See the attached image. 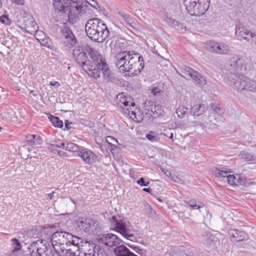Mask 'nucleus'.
I'll return each instance as SVG.
<instances>
[{
	"instance_id": "obj_38",
	"label": "nucleus",
	"mask_w": 256,
	"mask_h": 256,
	"mask_svg": "<svg viewBox=\"0 0 256 256\" xmlns=\"http://www.w3.org/2000/svg\"><path fill=\"white\" fill-rule=\"evenodd\" d=\"M231 172L227 170L226 168H222L221 170L218 168H216L214 171V174L218 178H227V176H228V173Z\"/></svg>"
},
{
	"instance_id": "obj_12",
	"label": "nucleus",
	"mask_w": 256,
	"mask_h": 256,
	"mask_svg": "<svg viewBox=\"0 0 256 256\" xmlns=\"http://www.w3.org/2000/svg\"><path fill=\"white\" fill-rule=\"evenodd\" d=\"M63 44L68 48H72L76 46L78 40L72 29L66 24L60 28Z\"/></svg>"
},
{
	"instance_id": "obj_25",
	"label": "nucleus",
	"mask_w": 256,
	"mask_h": 256,
	"mask_svg": "<svg viewBox=\"0 0 256 256\" xmlns=\"http://www.w3.org/2000/svg\"><path fill=\"white\" fill-rule=\"evenodd\" d=\"M201 242L206 246L212 247L216 244V238L211 234L205 232L202 236Z\"/></svg>"
},
{
	"instance_id": "obj_49",
	"label": "nucleus",
	"mask_w": 256,
	"mask_h": 256,
	"mask_svg": "<svg viewBox=\"0 0 256 256\" xmlns=\"http://www.w3.org/2000/svg\"><path fill=\"white\" fill-rule=\"evenodd\" d=\"M136 182L142 186H147L150 184V182H146L144 178H140Z\"/></svg>"
},
{
	"instance_id": "obj_60",
	"label": "nucleus",
	"mask_w": 256,
	"mask_h": 256,
	"mask_svg": "<svg viewBox=\"0 0 256 256\" xmlns=\"http://www.w3.org/2000/svg\"><path fill=\"white\" fill-rule=\"evenodd\" d=\"M54 192H50V193L48 194V198L47 199H50V200L52 199L53 196H54Z\"/></svg>"
},
{
	"instance_id": "obj_51",
	"label": "nucleus",
	"mask_w": 256,
	"mask_h": 256,
	"mask_svg": "<svg viewBox=\"0 0 256 256\" xmlns=\"http://www.w3.org/2000/svg\"><path fill=\"white\" fill-rule=\"evenodd\" d=\"M160 92V89L158 87H154L151 90V93L155 96H158Z\"/></svg>"
},
{
	"instance_id": "obj_52",
	"label": "nucleus",
	"mask_w": 256,
	"mask_h": 256,
	"mask_svg": "<svg viewBox=\"0 0 256 256\" xmlns=\"http://www.w3.org/2000/svg\"><path fill=\"white\" fill-rule=\"evenodd\" d=\"M86 1L92 6L96 8V6H98V4L96 0H86Z\"/></svg>"
},
{
	"instance_id": "obj_47",
	"label": "nucleus",
	"mask_w": 256,
	"mask_h": 256,
	"mask_svg": "<svg viewBox=\"0 0 256 256\" xmlns=\"http://www.w3.org/2000/svg\"><path fill=\"white\" fill-rule=\"evenodd\" d=\"M246 41L250 42L252 45L256 46V34L252 32Z\"/></svg>"
},
{
	"instance_id": "obj_15",
	"label": "nucleus",
	"mask_w": 256,
	"mask_h": 256,
	"mask_svg": "<svg viewBox=\"0 0 256 256\" xmlns=\"http://www.w3.org/2000/svg\"><path fill=\"white\" fill-rule=\"evenodd\" d=\"M184 4L188 12L192 16H199L206 12V10H200L202 6L198 4L196 0H184Z\"/></svg>"
},
{
	"instance_id": "obj_45",
	"label": "nucleus",
	"mask_w": 256,
	"mask_h": 256,
	"mask_svg": "<svg viewBox=\"0 0 256 256\" xmlns=\"http://www.w3.org/2000/svg\"><path fill=\"white\" fill-rule=\"evenodd\" d=\"M146 137L151 142H156L159 140V138L157 134L154 132H150L148 134H146Z\"/></svg>"
},
{
	"instance_id": "obj_46",
	"label": "nucleus",
	"mask_w": 256,
	"mask_h": 256,
	"mask_svg": "<svg viewBox=\"0 0 256 256\" xmlns=\"http://www.w3.org/2000/svg\"><path fill=\"white\" fill-rule=\"evenodd\" d=\"M15 112L12 108H8L6 111L4 112L6 117L8 120H12V118L14 117Z\"/></svg>"
},
{
	"instance_id": "obj_14",
	"label": "nucleus",
	"mask_w": 256,
	"mask_h": 256,
	"mask_svg": "<svg viewBox=\"0 0 256 256\" xmlns=\"http://www.w3.org/2000/svg\"><path fill=\"white\" fill-rule=\"evenodd\" d=\"M78 156L82 158L86 164L91 166L98 162V156L92 150L80 147Z\"/></svg>"
},
{
	"instance_id": "obj_32",
	"label": "nucleus",
	"mask_w": 256,
	"mask_h": 256,
	"mask_svg": "<svg viewBox=\"0 0 256 256\" xmlns=\"http://www.w3.org/2000/svg\"><path fill=\"white\" fill-rule=\"evenodd\" d=\"M118 14L121 16L122 20L126 22V24L130 26L131 28H134L136 25L135 22L133 21L132 18L130 17V16L128 14H126L124 12H119Z\"/></svg>"
},
{
	"instance_id": "obj_23",
	"label": "nucleus",
	"mask_w": 256,
	"mask_h": 256,
	"mask_svg": "<svg viewBox=\"0 0 256 256\" xmlns=\"http://www.w3.org/2000/svg\"><path fill=\"white\" fill-rule=\"evenodd\" d=\"M25 31L31 34H37L38 32H42L37 30L38 26L36 22L32 18H28L24 20Z\"/></svg>"
},
{
	"instance_id": "obj_61",
	"label": "nucleus",
	"mask_w": 256,
	"mask_h": 256,
	"mask_svg": "<svg viewBox=\"0 0 256 256\" xmlns=\"http://www.w3.org/2000/svg\"><path fill=\"white\" fill-rule=\"evenodd\" d=\"M50 85L53 86H59L60 84L58 82H50Z\"/></svg>"
},
{
	"instance_id": "obj_31",
	"label": "nucleus",
	"mask_w": 256,
	"mask_h": 256,
	"mask_svg": "<svg viewBox=\"0 0 256 256\" xmlns=\"http://www.w3.org/2000/svg\"><path fill=\"white\" fill-rule=\"evenodd\" d=\"M240 159L244 162L256 163V157L246 152L242 151L238 155Z\"/></svg>"
},
{
	"instance_id": "obj_39",
	"label": "nucleus",
	"mask_w": 256,
	"mask_h": 256,
	"mask_svg": "<svg viewBox=\"0 0 256 256\" xmlns=\"http://www.w3.org/2000/svg\"><path fill=\"white\" fill-rule=\"evenodd\" d=\"M218 44V42L214 41H208L206 42V48L208 50L216 54Z\"/></svg>"
},
{
	"instance_id": "obj_30",
	"label": "nucleus",
	"mask_w": 256,
	"mask_h": 256,
	"mask_svg": "<svg viewBox=\"0 0 256 256\" xmlns=\"http://www.w3.org/2000/svg\"><path fill=\"white\" fill-rule=\"evenodd\" d=\"M26 140L27 142V144L32 146L33 145L40 144V137L36 134H28L26 136Z\"/></svg>"
},
{
	"instance_id": "obj_8",
	"label": "nucleus",
	"mask_w": 256,
	"mask_h": 256,
	"mask_svg": "<svg viewBox=\"0 0 256 256\" xmlns=\"http://www.w3.org/2000/svg\"><path fill=\"white\" fill-rule=\"evenodd\" d=\"M127 64L126 72L130 76H135L140 73L144 66L142 56L138 53L131 52Z\"/></svg>"
},
{
	"instance_id": "obj_18",
	"label": "nucleus",
	"mask_w": 256,
	"mask_h": 256,
	"mask_svg": "<svg viewBox=\"0 0 256 256\" xmlns=\"http://www.w3.org/2000/svg\"><path fill=\"white\" fill-rule=\"evenodd\" d=\"M130 56H132L131 52L125 51L117 54L116 66L120 72H126L128 60Z\"/></svg>"
},
{
	"instance_id": "obj_20",
	"label": "nucleus",
	"mask_w": 256,
	"mask_h": 256,
	"mask_svg": "<svg viewBox=\"0 0 256 256\" xmlns=\"http://www.w3.org/2000/svg\"><path fill=\"white\" fill-rule=\"evenodd\" d=\"M227 181L230 184L234 186L241 185L248 186L250 184L248 182L246 178L240 176L238 174L233 175L228 174V176H227Z\"/></svg>"
},
{
	"instance_id": "obj_11",
	"label": "nucleus",
	"mask_w": 256,
	"mask_h": 256,
	"mask_svg": "<svg viewBox=\"0 0 256 256\" xmlns=\"http://www.w3.org/2000/svg\"><path fill=\"white\" fill-rule=\"evenodd\" d=\"M76 226L81 232H84L86 234L98 232L97 222L91 218L85 220L79 218L76 222Z\"/></svg>"
},
{
	"instance_id": "obj_43",
	"label": "nucleus",
	"mask_w": 256,
	"mask_h": 256,
	"mask_svg": "<svg viewBox=\"0 0 256 256\" xmlns=\"http://www.w3.org/2000/svg\"><path fill=\"white\" fill-rule=\"evenodd\" d=\"M199 4L202 6L200 10H207L210 6V0H196Z\"/></svg>"
},
{
	"instance_id": "obj_42",
	"label": "nucleus",
	"mask_w": 256,
	"mask_h": 256,
	"mask_svg": "<svg viewBox=\"0 0 256 256\" xmlns=\"http://www.w3.org/2000/svg\"><path fill=\"white\" fill-rule=\"evenodd\" d=\"M188 108L184 106H179L176 110V113L179 118H183L187 112Z\"/></svg>"
},
{
	"instance_id": "obj_19",
	"label": "nucleus",
	"mask_w": 256,
	"mask_h": 256,
	"mask_svg": "<svg viewBox=\"0 0 256 256\" xmlns=\"http://www.w3.org/2000/svg\"><path fill=\"white\" fill-rule=\"evenodd\" d=\"M144 108L154 118L158 117L162 114L163 110L159 104H156L154 102L147 100L144 102Z\"/></svg>"
},
{
	"instance_id": "obj_6",
	"label": "nucleus",
	"mask_w": 256,
	"mask_h": 256,
	"mask_svg": "<svg viewBox=\"0 0 256 256\" xmlns=\"http://www.w3.org/2000/svg\"><path fill=\"white\" fill-rule=\"evenodd\" d=\"M85 51L90 56L88 60L92 63L88 74L96 79L98 78L99 75V70H98V68H100L101 64H103L104 62H106V60L99 51L88 45L85 46Z\"/></svg>"
},
{
	"instance_id": "obj_62",
	"label": "nucleus",
	"mask_w": 256,
	"mask_h": 256,
	"mask_svg": "<svg viewBox=\"0 0 256 256\" xmlns=\"http://www.w3.org/2000/svg\"><path fill=\"white\" fill-rule=\"evenodd\" d=\"M162 170L168 176H170L171 174L170 172L168 170H166V172H165V170H164L163 168H162Z\"/></svg>"
},
{
	"instance_id": "obj_33",
	"label": "nucleus",
	"mask_w": 256,
	"mask_h": 256,
	"mask_svg": "<svg viewBox=\"0 0 256 256\" xmlns=\"http://www.w3.org/2000/svg\"><path fill=\"white\" fill-rule=\"evenodd\" d=\"M72 238L70 239H68L69 242L68 244H72V246H76L78 247L82 246L84 248V246L82 244L83 243L84 240L81 238L78 237L76 236H74L71 234Z\"/></svg>"
},
{
	"instance_id": "obj_7",
	"label": "nucleus",
	"mask_w": 256,
	"mask_h": 256,
	"mask_svg": "<svg viewBox=\"0 0 256 256\" xmlns=\"http://www.w3.org/2000/svg\"><path fill=\"white\" fill-rule=\"evenodd\" d=\"M110 221L112 226H114L113 230L120 234L124 238L132 241L136 240L129 222L124 218L121 219L120 216H112L110 218Z\"/></svg>"
},
{
	"instance_id": "obj_41",
	"label": "nucleus",
	"mask_w": 256,
	"mask_h": 256,
	"mask_svg": "<svg viewBox=\"0 0 256 256\" xmlns=\"http://www.w3.org/2000/svg\"><path fill=\"white\" fill-rule=\"evenodd\" d=\"M65 142L56 139L51 141L50 145L52 146H56L58 148L63 149L64 148Z\"/></svg>"
},
{
	"instance_id": "obj_59",
	"label": "nucleus",
	"mask_w": 256,
	"mask_h": 256,
	"mask_svg": "<svg viewBox=\"0 0 256 256\" xmlns=\"http://www.w3.org/2000/svg\"><path fill=\"white\" fill-rule=\"evenodd\" d=\"M142 190L144 192H147L148 193L152 194L150 193V192L152 191V189L150 188H144Z\"/></svg>"
},
{
	"instance_id": "obj_34",
	"label": "nucleus",
	"mask_w": 256,
	"mask_h": 256,
	"mask_svg": "<svg viewBox=\"0 0 256 256\" xmlns=\"http://www.w3.org/2000/svg\"><path fill=\"white\" fill-rule=\"evenodd\" d=\"M64 145V150L72 152H77L78 154L79 153V150H80V148L81 147L74 143L69 142L66 141L65 142Z\"/></svg>"
},
{
	"instance_id": "obj_21",
	"label": "nucleus",
	"mask_w": 256,
	"mask_h": 256,
	"mask_svg": "<svg viewBox=\"0 0 256 256\" xmlns=\"http://www.w3.org/2000/svg\"><path fill=\"white\" fill-rule=\"evenodd\" d=\"M186 72L198 84L201 86L206 84V78L198 72L194 70L191 68L187 66L185 68Z\"/></svg>"
},
{
	"instance_id": "obj_44",
	"label": "nucleus",
	"mask_w": 256,
	"mask_h": 256,
	"mask_svg": "<svg viewBox=\"0 0 256 256\" xmlns=\"http://www.w3.org/2000/svg\"><path fill=\"white\" fill-rule=\"evenodd\" d=\"M211 113L220 115L221 113V108L218 104L212 103L210 105Z\"/></svg>"
},
{
	"instance_id": "obj_57",
	"label": "nucleus",
	"mask_w": 256,
	"mask_h": 256,
	"mask_svg": "<svg viewBox=\"0 0 256 256\" xmlns=\"http://www.w3.org/2000/svg\"><path fill=\"white\" fill-rule=\"evenodd\" d=\"M58 153L60 156H67V154L64 151L58 150Z\"/></svg>"
},
{
	"instance_id": "obj_16",
	"label": "nucleus",
	"mask_w": 256,
	"mask_h": 256,
	"mask_svg": "<svg viewBox=\"0 0 256 256\" xmlns=\"http://www.w3.org/2000/svg\"><path fill=\"white\" fill-rule=\"evenodd\" d=\"M99 242L102 243L109 247H113L120 245L122 241L114 234H104L101 237L98 238Z\"/></svg>"
},
{
	"instance_id": "obj_53",
	"label": "nucleus",
	"mask_w": 256,
	"mask_h": 256,
	"mask_svg": "<svg viewBox=\"0 0 256 256\" xmlns=\"http://www.w3.org/2000/svg\"><path fill=\"white\" fill-rule=\"evenodd\" d=\"M12 3H14L17 5L23 6L24 4V0H10Z\"/></svg>"
},
{
	"instance_id": "obj_2",
	"label": "nucleus",
	"mask_w": 256,
	"mask_h": 256,
	"mask_svg": "<svg viewBox=\"0 0 256 256\" xmlns=\"http://www.w3.org/2000/svg\"><path fill=\"white\" fill-rule=\"evenodd\" d=\"M85 27L87 36L96 42H102L110 34L106 25L99 18L90 19Z\"/></svg>"
},
{
	"instance_id": "obj_24",
	"label": "nucleus",
	"mask_w": 256,
	"mask_h": 256,
	"mask_svg": "<svg viewBox=\"0 0 256 256\" xmlns=\"http://www.w3.org/2000/svg\"><path fill=\"white\" fill-rule=\"evenodd\" d=\"M98 69L99 70L98 78L100 76V74L102 72L106 81L112 82L114 80L113 73L108 68L106 62H104L103 64H101L100 66L98 68Z\"/></svg>"
},
{
	"instance_id": "obj_36",
	"label": "nucleus",
	"mask_w": 256,
	"mask_h": 256,
	"mask_svg": "<svg viewBox=\"0 0 256 256\" xmlns=\"http://www.w3.org/2000/svg\"><path fill=\"white\" fill-rule=\"evenodd\" d=\"M229 52L230 48L228 45L218 42L216 50V54H228Z\"/></svg>"
},
{
	"instance_id": "obj_58",
	"label": "nucleus",
	"mask_w": 256,
	"mask_h": 256,
	"mask_svg": "<svg viewBox=\"0 0 256 256\" xmlns=\"http://www.w3.org/2000/svg\"><path fill=\"white\" fill-rule=\"evenodd\" d=\"M164 136H166V137L168 138H169L173 140V134L172 133H170L168 134H164Z\"/></svg>"
},
{
	"instance_id": "obj_3",
	"label": "nucleus",
	"mask_w": 256,
	"mask_h": 256,
	"mask_svg": "<svg viewBox=\"0 0 256 256\" xmlns=\"http://www.w3.org/2000/svg\"><path fill=\"white\" fill-rule=\"evenodd\" d=\"M225 68L226 72V78L228 82V77L230 76L238 74H244L250 69L249 60L246 57L240 56H236L227 60Z\"/></svg>"
},
{
	"instance_id": "obj_26",
	"label": "nucleus",
	"mask_w": 256,
	"mask_h": 256,
	"mask_svg": "<svg viewBox=\"0 0 256 256\" xmlns=\"http://www.w3.org/2000/svg\"><path fill=\"white\" fill-rule=\"evenodd\" d=\"M54 232L52 231V228L51 227H47L44 228L42 229V230L41 232V239H39L38 240H40V242H41L42 240H44V242H42V244H44L46 246L47 240H50L51 242L52 243V240L53 238V234Z\"/></svg>"
},
{
	"instance_id": "obj_40",
	"label": "nucleus",
	"mask_w": 256,
	"mask_h": 256,
	"mask_svg": "<svg viewBox=\"0 0 256 256\" xmlns=\"http://www.w3.org/2000/svg\"><path fill=\"white\" fill-rule=\"evenodd\" d=\"M49 118L55 127L62 128L63 126V122L58 117L50 115Z\"/></svg>"
},
{
	"instance_id": "obj_37",
	"label": "nucleus",
	"mask_w": 256,
	"mask_h": 256,
	"mask_svg": "<svg viewBox=\"0 0 256 256\" xmlns=\"http://www.w3.org/2000/svg\"><path fill=\"white\" fill-rule=\"evenodd\" d=\"M187 204L193 210H198L203 208L204 206L202 202L196 201V200H190L187 202Z\"/></svg>"
},
{
	"instance_id": "obj_13",
	"label": "nucleus",
	"mask_w": 256,
	"mask_h": 256,
	"mask_svg": "<svg viewBox=\"0 0 256 256\" xmlns=\"http://www.w3.org/2000/svg\"><path fill=\"white\" fill-rule=\"evenodd\" d=\"M84 50H84L82 47L78 46L73 50V56L77 63L88 74V72L90 71V66L92 63L87 60L88 57Z\"/></svg>"
},
{
	"instance_id": "obj_55",
	"label": "nucleus",
	"mask_w": 256,
	"mask_h": 256,
	"mask_svg": "<svg viewBox=\"0 0 256 256\" xmlns=\"http://www.w3.org/2000/svg\"><path fill=\"white\" fill-rule=\"evenodd\" d=\"M116 158L117 162L120 166H122L124 164L123 159L120 156H117Z\"/></svg>"
},
{
	"instance_id": "obj_50",
	"label": "nucleus",
	"mask_w": 256,
	"mask_h": 256,
	"mask_svg": "<svg viewBox=\"0 0 256 256\" xmlns=\"http://www.w3.org/2000/svg\"><path fill=\"white\" fill-rule=\"evenodd\" d=\"M130 248L132 249L135 252L140 254L142 252V250L138 246L128 244H126Z\"/></svg>"
},
{
	"instance_id": "obj_64",
	"label": "nucleus",
	"mask_w": 256,
	"mask_h": 256,
	"mask_svg": "<svg viewBox=\"0 0 256 256\" xmlns=\"http://www.w3.org/2000/svg\"><path fill=\"white\" fill-rule=\"evenodd\" d=\"M52 256H55L54 255V252H52Z\"/></svg>"
},
{
	"instance_id": "obj_9",
	"label": "nucleus",
	"mask_w": 256,
	"mask_h": 256,
	"mask_svg": "<svg viewBox=\"0 0 256 256\" xmlns=\"http://www.w3.org/2000/svg\"><path fill=\"white\" fill-rule=\"evenodd\" d=\"M52 245L54 253L57 255H62L64 247L68 244L71 234L64 231H57L53 234Z\"/></svg>"
},
{
	"instance_id": "obj_54",
	"label": "nucleus",
	"mask_w": 256,
	"mask_h": 256,
	"mask_svg": "<svg viewBox=\"0 0 256 256\" xmlns=\"http://www.w3.org/2000/svg\"><path fill=\"white\" fill-rule=\"evenodd\" d=\"M106 140L110 144L111 143L109 142V140H111V142H116V144H118V140L116 138L110 136H107L106 138Z\"/></svg>"
},
{
	"instance_id": "obj_29",
	"label": "nucleus",
	"mask_w": 256,
	"mask_h": 256,
	"mask_svg": "<svg viewBox=\"0 0 256 256\" xmlns=\"http://www.w3.org/2000/svg\"><path fill=\"white\" fill-rule=\"evenodd\" d=\"M11 241L12 250L10 252L6 254L5 256H18V252L22 248V244L20 241L16 238H12Z\"/></svg>"
},
{
	"instance_id": "obj_5",
	"label": "nucleus",
	"mask_w": 256,
	"mask_h": 256,
	"mask_svg": "<svg viewBox=\"0 0 256 256\" xmlns=\"http://www.w3.org/2000/svg\"><path fill=\"white\" fill-rule=\"evenodd\" d=\"M230 76L228 83L238 92L246 90L252 92H256V80L245 76L238 77L234 74Z\"/></svg>"
},
{
	"instance_id": "obj_1",
	"label": "nucleus",
	"mask_w": 256,
	"mask_h": 256,
	"mask_svg": "<svg viewBox=\"0 0 256 256\" xmlns=\"http://www.w3.org/2000/svg\"><path fill=\"white\" fill-rule=\"evenodd\" d=\"M80 248L76 246L67 244L65 247L62 255L57 256H109L106 252L104 246L100 244L90 243L86 241L84 248V253L80 252Z\"/></svg>"
},
{
	"instance_id": "obj_10",
	"label": "nucleus",
	"mask_w": 256,
	"mask_h": 256,
	"mask_svg": "<svg viewBox=\"0 0 256 256\" xmlns=\"http://www.w3.org/2000/svg\"><path fill=\"white\" fill-rule=\"evenodd\" d=\"M132 100L130 97L126 96L123 93L118 94L116 99L118 106L124 110L126 114L136 116V113L134 110L136 104Z\"/></svg>"
},
{
	"instance_id": "obj_4",
	"label": "nucleus",
	"mask_w": 256,
	"mask_h": 256,
	"mask_svg": "<svg viewBox=\"0 0 256 256\" xmlns=\"http://www.w3.org/2000/svg\"><path fill=\"white\" fill-rule=\"evenodd\" d=\"M52 2L54 8L60 12L68 14V20L70 22H72L70 16L74 10L77 12V14L84 13V7L80 4V0H53Z\"/></svg>"
},
{
	"instance_id": "obj_22",
	"label": "nucleus",
	"mask_w": 256,
	"mask_h": 256,
	"mask_svg": "<svg viewBox=\"0 0 256 256\" xmlns=\"http://www.w3.org/2000/svg\"><path fill=\"white\" fill-rule=\"evenodd\" d=\"M235 33L239 38H243L247 40L252 32L246 28L242 24L239 23L236 25Z\"/></svg>"
},
{
	"instance_id": "obj_28",
	"label": "nucleus",
	"mask_w": 256,
	"mask_h": 256,
	"mask_svg": "<svg viewBox=\"0 0 256 256\" xmlns=\"http://www.w3.org/2000/svg\"><path fill=\"white\" fill-rule=\"evenodd\" d=\"M230 236L234 238L236 242L242 241L246 240L248 235L242 231H239L238 230H232L228 232Z\"/></svg>"
},
{
	"instance_id": "obj_35",
	"label": "nucleus",
	"mask_w": 256,
	"mask_h": 256,
	"mask_svg": "<svg viewBox=\"0 0 256 256\" xmlns=\"http://www.w3.org/2000/svg\"><path fill=\"white\" fill-rule=\"evenodd\" d=\"M166 21L169 26H172L176 30H182L183 28V25L182 24L172 18H166Z\"/></svg>"
},
{
	"instance_id": "obj_63",
	"label": "nucleus",
	"mask_w": 256,
	"mask_h": 256,
	"mask_svg": "<svg viewBox=\"0 0 256 256\" xmlns=\"http://www.w3.org/2000/svg\"><path fill=\"white\" fill-rule=\"evenodd\" d=\"M2 6V0H0V8Z\"/></svg>"
},
{
	"instance_id": "obj_56",
	"label": "nucleus",
	"mask_w": 256,
	"mask_h": 256,
	"mask_svg": "<svg viewBox=\"0 0 256 256\" xmlns=\"http://www.w3.org/2000/svg\"><path fill=\"white\" fill-rule=\"evenodd\" d=\"M70 123L69 122L68 120H66L64 121V126L68 130H70Z\"/></svg>"
},
{
	"instance_id": "obj_48",
	"label": "nucleus",
	"mask_w": 256,
	"mask_h": 256,
	"mask_svg": "<svg viewBox=\"0 0 256 256\" xmlns=\"http://www.w3.org/2000/svg\"><path fill=\"white\" fill-rule=\"evenodd\" d=\"M0 22L6 25H9L10 24V20L8 18V16L5 14L0 16Z\"/></svg>"
},
{
	"instance_id": "obj_27",
	"label": "nucleus",
	"mask_w": 256,
	"mask_h": 256,
	"mask_svg": "<svg viewBox=\"0 0 256 256\" xmlns=\"http://www.w3.org/2000/svg\"><path fill=\"white\" fill-rule=\"evenodd\" d=\"M206 110L204 104H198L194 105L190 108V114L192 116H198L202 115Z\"/></svg>"
},
{
	"instance_id": "obj_17",
	"label": "nucleus",
	"mask_w": 256,
	"mask_h": 256,
	"mask_svg": "<svg viewBox=\"0 0 256 256\" xmlns=\"http://www.w3.org/2000/svg\"><path fill=\"white\" fill-rule=\"evenodd\" d=\"M44 242V240L41 242L36 240L30 245L28 251L30 256H43L44 252L48 251L46 246L42 244Z\"/></svg>"
}]
</instances>
